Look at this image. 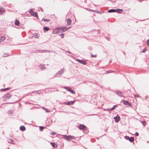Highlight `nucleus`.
Wrapping results in <instances>:
<instances>
[{"instance_id": "nucleus-39", "label": "nucleus", "mask_w": 149, "mask_h": 149, "mask_svg": "<svg viewBox=\"0 0 149 149\" xmlns=\"http://www.w3.org/2000/svg\"><path fill=\"white\" fill-rule=\"evenodd\" d=\"M64 35V33H62V34H60V36L62 38H63V37H64L63 35Z\"/></svg>"}, {"instance_id": "nucleus-33", "label": "nucleus", "mask_w": 149, "mask_h": 149, "mask_svg": "<svg viewBox=\"0 0 149 149\" xmlns=\"http://www.w3.org/2000/svg\"><path fill=\"white\" fill-rule=\"evenodd\" d=\"M113 72V71L111 70H109L107 71V73H110L111 72Z\"/></svg>"}, {"instance_id": "nucleus-41", "label": "nucleus", "mask_w": 149, "mask_h": 149, "mask_svg": "<svg viewBox=\"0 0 149 149\" xmlns=\"http://www.w3.org/2000/svg\"><path fill=\"white\" fill-rule=\"evenodd\" d=\"M51 134L52 135H55L56 134V133L55 132H52L51 133Z\"/></svg>"}, {"instance_id": "nucleus-19", "label": "nucleus", "mask_w": 149, "mask_h": 149, "mask_svg": "<svg viewBox=\"0 0 149 149\" xmlns=\"http://www.w3.org/2000/svg\"><path fill=\"white\" fill-rule=\"evenodd\" d=\"M51 144L54 148H56L57 147V145L54 143L52 142Z\"/></svg>"}, {"instance_id": "nucleus-30", "label": "nucleus", "mask_w": 149, "mask_h": 149, "mask_svg": "<svg viewBox=\"0 0 149 149\" xmlns=\"http://www.w3.org/2000/svg\"><path fill=\"white\" fill-rule=\"evenodd\" d=\"M44 128V127L42 126H40V131H42L43 130V129Z\"/></svg>"}, {"instance_id": "nucleus-31", "label": "nucleus", "mask_w": 149, "mask_h": 149, "mask_svg": "<svg viewBox=\"0 0 149 149\" xmlns=\"http://www.w3.org/2000/svg\"><path fill=\"white\" fill-rule=\"evenodd\" d=\"M42 108L43 109H44L45 110V111L46 112H48L49 111H48V109H46L44 107H43Z\"/></svg>"}, {"instance_id": "nucleus-27", "label": "nucleus", "mask_w": 149, "mask_h": 149, "mask_svg": "<svg viewBox=\"0 0 149 149\" xmlns=\"http://www.w3.org/2000/svg\"><path fill=\"white\" fill-rule=\"evenodd\" d=\"M9 141H8V142L10 143H11L12 144H14V143L13 142V141L11 139H9Z\"/></svg>"}, {"instance_id": "nucleus-44", "label": "nucleus", "mask_w": 149, "mask_h": 149, "mask_svg": "<svg viewBox=\"0 0 149 149\" xmlns=\"http://www.w3.org/2000/svg\"><path fill=\"white\" fill-rule=\"evenodd\" d=\"M96 115V114H93L91 115H90L93 116V115Z\"/></svg>"}, {"instance_id": "nucleus-1", "label": "nucleus", "mask_w": 149, "mask_h": 149, "mask_svg": "<svg viewBox=\"0 0 149 149\" xmlns=\"http://www.w3.org/2000/svg\"><path fill=\"white\" fill-rule=\"evenodd\" d=\"M11 95L10 94H7L3 97V100L5 102H8L11 99Z\"/></svg>"}, {"instance_id": "nucleus-6", "label": "nucleus", "mask_w": 149, "mask_h": 149, "mask_svg": "<svg viewBox=\"0 0 149 149\" xmlns=\"http://www.w3.org/2000/svg\"><path fill=\"white\" fill-rule=\"evenodd\" d=\"M60 31L59 27L57 28L54 29L52 31V33L53 34H56Z\"/></svg>"}, {"instance_id": "nucleus-17", "label": "nucleus", "mask_w": 149, "mask_h": 149, "mask_svg": "<svg viewBox=\"0 0 149 149\" xmlns=\"http://www.w3.org/2000/svg\"><path fill=\"white\" fill-rule=\"evenodd\" d=\"M67 24L68 25H70L71 24V20L69 18L67 19Z\"/></svg>"}, {"instance_id": "nucleus-3", "label": "nucleus", "mask_w": 149, "mask_h": 149, "mask_svg": "<svg viewBox=\"0 0 149 149\" xmlns=\"http://www.w3.org/2000/svg\"><path fill=\"white\" fill-rule=\"evenodd\" d=\"M29 13L33 16H34L35 17H38V13L34 12V10L33 9H31L29 11Z\"/></svg>"}, {"instance_id": "nucleus-2", "label": "nucleus", "mask_w": 149, "mask_h": 149, "mask_svg": "<svg viewBox=\"0 0 149 149\" xmlns=\"http://www.w3.org/2000/svg\"><path fill=\"white\" fill-rule=\"evenodd\" d=\"M78 127L80 130H83L84 132L88 130V128L85 125L82 124L79 125Z\"/></svg>"}, {"instance_id": "nucleus-11", "label": "nucleus", "mask_w": 149, "mask_h": 149, "mask_svg": "<svg viewBox=\"0 0 149 149\" xmlns=\"http://www.w3.org/2000/svg\"><path fill=\"white\" fill-rule=\"evenodd\" d=\"M74 102V101H71L68 102H64L63 104L67 105H72L73 104Z\"/></svg>"}, {"instance_id": "nucleus-32", "label": "nucleus", "mask_w": 149, "mask_h": 149, "mask_svg": "<svg viewBox=\"0 0 149 149\" xmlns=\"http://www.w3.org/2000/svg\"><path fill=\"white\" fill-rule=\"evenodd\" d=\"M8 53H5L3 54V56L4 57H7L8 56Z\"/></svg>"}, {"instance_id": "nucleus-14", "label": "nucleus", "mask_w": 149, "mask_h": 149, "mask_svg": "<svg viewBox=\"0 0 149 149\" xmlns=\"http://www.w3.org/2000/svg\"><path fill=\"white\" fill-rule=\"evenodd\" d=\"M60 31H64L67 30L68 29L66 27H59Z\"/></svg>"}, {"instance_id": "nucleus-43", "label": "nucleus", "mask_w": 149, "mask_h": 149, "mask_svg": "<svg viewBox=\"0 0 149 149\" xmlns=\"http://www.w3.org/2000/svg\"><path fill=\"white\" fill-rule=\"evenodd\" d=\"M117 107V105H114L113 106V107L115 108V107Z\"/></svg>"}, {"instance_id": "nucleus-21", "label": "nucleus", "mask_w": 149, "mask_h": 149, "mask_svg": "<svg viewBox=\"0 0 149 149\" xmlns=\"http://www.w3.org/2000/svg\"><path fill=\"white\" fill-rule=\"evenodd\" d=\"M39 67L42 70H44L45 69V67L44 65H40Z\"/></svg>"}, {"instance_id": "nucleus-10", "label": "nucleus", "mask_w": 149, "mask_h": 149, "mask_svg": "<svg viewBox=\"0 0 149 149\" xmlns=\"http://www.w3.org/2000/svg\"><path fill=\"white\" fill-rule=\"evenodd\" d=\"M39 52H41V53H44V52H54L52 51H49L48 50H39Z\"/></svg>"}, {"instance_id": "nucleus-22", "label": "nucleus", "mask_w": 149, "mask_h": 149, "mask_svg": "<svg viewBox=\"0 0 149 149\" xmlns=\"http://www.w3.org/2000/svg\"><path fill=\"white\" fill-rule=\"evenodd\" d=\"M129 141L131 142H133L134 141V138L133 137H129Z\"/></svg>"}, {"instance_id": "nucleus-4", "label": "nucleus", "mask_w": 149, "mask_h": 149, "mask_svg": "<svg viewBox=\"0 0 149 149\" xmlns=\"http://www.w3.org/2000/svg\"><path fill=\"white\" fill-rule=\"evenodd\" d=\"M63 136L64 139L69 141H70L71 139L73 138L70 135L66 136L65 135H63Z\"/></svg>"}, {"instance_id": "nucleus-50", "label": "nucleus", "mask_w": 149, "mask_h": 149, "mask_svg": "<svg viewBox=\"0 0 149 149\" xmlns=\"http://www.w3.org/2000/svg\"><path fill=\"white\" fill-rule=\"evenodd\" d=\"M92 11H93V10H91Z\"/></svg>"}, {"instance_id": "nucleus-18", "label": "nucleus", "mask_w": 149, "mask_h": 149, "mask_svg": "<svg viewBox=\"0 0 149 149\" xmlns=\"http://www.w3.org/2000/svg\"><path fill=\"white\" fill-rule=\"evenodd\" d=\"M15 25L18 26L19 25L20 22L18 20L16 19L15 21Z\"/></svg>"}, {"instance_id": "nucleus-38", "label": "nucleus", "mask_w": 149, "mask_h": 149, "mask_svg": "<svg viewBox=\"0 0 149 149\" xmlns=\"http://www.w3.org/2000/svg\"><path fill=\"white\" fill-rule=\"evenodd\" d=\"M125 138L127 140H129V137L127 136H125Z\"/></svg>"}, {"instance_id": "nucleus-47", "label": "nucleus", "mask_w": 149, "mask_h": 149, "mask_svg": "<svg viewBox=\"0 0 149 149\" xmlns=\"http://www.w3.org/2000/svg\"><path fill=\"white\" fill-rule=\"evenodd\" d=\"M1 42H2L1 41V40H0V43H1Z\"/></svg>"}, {"instance_id": "nucleus-5", "label": "nucleus", "mask_w": 149, "mask_h": 149, "mask_svg": "<svg viewBox=\"0 0 149 149\" xmlns=\"http://www.w3.org/2000/svg\"><path fill=\"white\" fill-rule=\"evenodd\" d=\"M64 70L63 69H61L58 72L56 73L55 75L54 76V77H56L59 74V76L61 75L64 72Z\"/></svg>"}, {"instance_id": "nucleus-53", "label": "nucleus", "mask_w": 149, "mask_h": 149, "mask_svg": "<svg viewBox=\"0 0 149 149\" xmlns=\"http://www.w3.org/2000/svg\"><path fill=\"white\" fill-rule=\"evenodd\" d=\"M108 40H109V39H108Z\"/></svg>"}, {"instance_id": "nucleus-51", "label": "nucleus", "mask_w": 149, "mask_h": 149, "mask_svg": "<svg viewBox=\"0 0 149 149\" xmlns=\"http://www.w3.org/2000/svg\"><path fill=\"white\" fill-rule=\"evenodd\" d=\"M136 97H138V95H136Z\"/></svg>"}, {"instance_id": "nucleus-15", "label": "nucleus", "mask_w": 149, "mask_h": 149, "mask_svg": "<svg viewBox=\"0 0 149 149\" xmlns=\"http://www.w3.org/2000/svg\"><path fill=\"white\" fill-rule=\"evenodd\" d=\"M123 11L122 9H115V12H117L119 13H121Z\"/></svg>"}, {"instance_id": "nucleus-25", "label": "nucleus", "mask_w": 149, "mask_h": 149, "mask_svg": "<svg viewBox=\"0 0 149 149\" xmlns=\"http://www.w3.org/2000/svg\"><path fill=\"white\" fill-rule=\"evenodd\" d=\"M9 89V88H8L4 89H2L1 90V91H6Z\"/></svg>"}, {"instance_id": "nucleus-13", "label": "nucleus", "mask_w": 149, "mask_h": 149, "mask_svg": "<svg viewBox=\"0 0 149 149\" xmlns=\"http://www.w3.org/2000/svg\"><path fill=\"white\" fill-rule=\"evenodd\" d=\"M5 11V10L3 8H0V15H2L3 14V12H4Z\"/></svg>"}, {"instance_id": "nucleus-49", "label": "nucleus", "mask_w": 149, "mask_h": 149, "mask_svg": "<svg viewBox=\"0 0 149 149\" xmlns=\"http://www.w3.org/2000/svg\"><path fill=\"white\" fill-rule=\"evenodd\" d=\"M111 61H109V62L110 63L111 62Z\"/></svg>"}, {"instance_id": "nucleus-29", "label": "nucleus", "mask_w": 149, "mask_h": 149, "mask_svg": "<svg viewBox=\"0 0 149 149\" xmlns=\"http://www.w3.org/2000/svg\"><path fill=\"white\" fill-rule=\"evenodd\" d=\"M142 124L144 126H145L146 124V122L145 121H143L141 122Z\"/></svg>"}, {"instance_id": "nucleus-26", "label": "nucleus", "mask_w": 149, "mask_h": 149, "mask_svg": "<svg viewBox=\"0 0 149 149\" xmlns=\"http://www.w3.org/2000/svg\"><path fill=\"white\" fill-rule=\"evenodd\" d=\"M64 88L65 89H66L67 91H70L71 90V89L69 87H64Z\"/></svg>"}, {"instance_id": "nucleus-8", "label": "nucleus", "mask_w": 149, "mask_h": 149, "mask_svg": "<svg viewBox=\"0 0 149 149\" xmlns=\"http://www.w3.org/2000/svg\"><path fill=\"white\" fill-rule=\"evenodd\" d=\"M116 93L120 97H123L122 95L121 92L119 91H116Z\"/></svg>"}, {"instance_id": "nucleus-12", "label": "nucleus", "mask_w": 149, "mask_h": 149, "mask_svg": "<svg viewBox=\"0 0 149 149\" xmlns=\"http://www.w3.org/2000/svg\"><path fill=\"white\" fill-rule=\"evenodd\" d=\"M120 117L118 115H117L116 117H115L114 118L115 120V122H118L120 120Z\"/></svg>"}, {"instance_id": "nucleus-9", "label": "nucleus", "mask_w": 149, "mask_h": 149, "mask_svg": "<svg viewBox=\"0 0 149 149\" xmlns=\"http://www.w3.org/2000/svg\"><path fill=\"white\" fill-rule=\"evenodd\" d=\"M123 103L125 105H126L127 106H131V104L130 103L127 101L123 100Z\"/></svg>"}, {"instance_id": "nucleus-36", "label": "nucleus", "mask_w": 149, "mask_h": 149, "mask_svg": "<svg viewBox=\"0 0 149 149\" xmlns=\"http://www.w3.org/2000/svg\"><path fill=\"white\" fill-rule=\"evenodd\" d=\"M146 48H144L143 49L142 51V52H143V53L144 52L146 51Z\"/></svg>"}, {"instance_id": "nucleus-7", "label": "nucleus", "mask_w": 149, "mask_h": 149, "mask_svg": "<svg viewBox=\"0 0 149 149\" xmlns=\"http://www.w3.org/2000/svg\"><path fill=\"white\" fill-rule=\"evenodd\" d=\"M77 61L79 63L82 64L83 65H86L87 64V63L83 60L77 59Z\"/></svg>"}, {"instance_id": "nucleus-46", "label": "nucleus", "mask_w": 149, "mask_h": 149, "mask_svg": "<svg viewBox=\"0 0 149 149\" xmlns=\"http://www.w3.org/2000/svg\"><path fill=\"white\" fill-rule=\"evenodd\" d=\"M67 52H68V53H70L69 52H68V51H67Z\"/></svg>"}, {"instance_id": "nucleus-34", "label": "nucleus", "mask_w": 149, "mask_h": 149, "mask_svg": "<svg viewBox=\"0 0 149 149\" xmlns=\"http://www.w3.org/2000/svg\"><path fill=\"white\" fill-rule=\"evenodd\" d=\"M97 56V55H93L92 54H91V56L92 57H96Z\"/></svg>"}, {"instance_id": "nucleus-48", "label": "nucleus", "mask_w": 149, "mask_h": 149, "mask_svg": "<svg viewBox=\"0 0 149 149\" xmlns=\"http://www.w3.org/2000/svg\"><path fill=\"white\" fill-rule=\"evenodd\" d=\"M38 37H36V38H38Z\"/></svg>"}, {"instance_id": "nucleus-42", "label": "nucleus", "mask_w": 149, "mask_h": 149, "mask_svg": "<svg viewBox=\"0 0 149 149\" xmlns=\"http://www.w3.org/2000/svg\"><path fill=\"white\" fill-rule=\"evenodd\" d=\"M147 44L149 46V39L147 41Z\"/></svg>"}, {"instance_id": "nucleus-20", "label": "nucleus", "mask_w": 149, "mask_h": 149, "mask_svg": "<svg viewBox=\"0 0 149 149\" xmlns=\"http://www.w3.org/2000/svg\"><path fill=\"white\" fill-rule=\"evenodd\" d=\"M44 32H45L46 31H48L50 30V29L48 27H45L43 28Z\"/></svg>"}, {"instance_id": "nucleus-52", "label": "nucleus", "mask_w": 149, "mask_h": 149, "mask_svg": "<svg viewBox=\"0 0 149 149\" xmlns=\"http://www.w3.org/2000/svg\"><path fill=\"white\" fill-rule=\"evenodd\" d=\"M136 97H138V95H136Z\"/></svg>"}, {"instance_id": "nucleus-16", "label": "nucleus", "mask_w": 149, "mask_h": 149, "mask_svg": "<svg viewBox=\"0 0 149 149\" xmlns=\"http://www.w3.org/2000/svg\"><path fill=\"white\" fill-rule=\"evenodd\" d=\"M20 129L22 131H24L26 130L25 127L24 126H21L20 127Z\"/></svg>"}, {"instance_id": "nucleus-54", "label": "nucleus", "mask_w": 149, "mask_h": 149, "mask_svg": "<svg viewBox=\"0 0 149 149\" xmlns=\"http://www.w3.org/2000/svg\"><path fill=\"white\" fill-rule=\"evenodd\" d=\"M8 149H9L8 148Z\"/></svg>"}, {"instance_id": "nucleus-40", "label": "nucleus", "mask_w": 149, "mask_h": 149, "mask_svg": "<svg viewBox=\"0 0 149 149\" xmlns=\"http://www.w3.org/2000/svg\"><path fill=\"white\" fill-rule=\"evenodd\" d=\"M134 135L136 136H138L139 135V134L137 132H136L134 134Z\"/></svg>"}, {"instance_id": "nucleus-23", "label": "nucleus", "mask_w": 149, "mask_h": 149, "mask_svg": "<svg viewBox=\"0 0 149 149\" xmlns=\"http://www.w3.org/2000/svg\"><path fill=\"white\" fill-rule=\"evenodd\" d=\"M6 38V37L5 36H3L0 38V40L2 42Z\"/></svg>"}, {"instance_id": "nucleus-35", "label": "nucleus", "mask_w": 149, "mask_h": 149, "mask_svg": "<svg viewBox=\"0 0 149 149\" xmlns=\"http://www.w3.org/2000/svg\"><path fill=\"white\" fill-rule=\"evenodd\" d=\"M115 109V108L113 107L111 108L107 109V110H110L111 111H112L113 110H114Z\"/></svg>"}, {"instance_id": "nucleus-37", "label": "nucleus", "mask_w": 149, "mask_h": 149, "mask_svg": "<svg viewBox=\"0 0 149 149\" xmlns=\"http://www.w3.org/2000/svg\"><path fill=\"white\" fill-rule=\"evenodd\" d=\"M70 92L72 93L73 94H74L75 93V92L71 90V89Z\"/></svg>"}, {"instance_id": "nucleus-24", "label": "nucleus", "mask_w": 149, "mask_h": 149, "mask_svg": "<svg viewBox=\"0 0 149 149\" xmlns=\"http://www.w3.org/2000/svg\"><path fill=\"white\" fill-rule=\"evenodd\" d=\"M108 12L109 13L115 12V9H111L109 10H108Z\"/></svg>"}, {"instance_id": "nucleus-45", "label": "nucleus", "mask_w": 149, "mask_h": 149, "mask_svg": "<svg viewBox=\"0 0 149 149\" xmlns=\"http://www.w3.org/2000/svg\"><path fill=\"white\" fill-rule=\"evenodd\" d=\"M67 52H68V53H70L69 52H68V51H67Z\"/></svg>"}, {"instance_id": "nucleus-28", "label": "nucleus", "mask_w": 149, "mask_h": 149, "mask_svg": "<svg viewBox=\"0 0 149 149\" xmlns=\"http://www.w3.org/2000/svg\"><path fill=\"white\" fill-rule=\"evenodd\" d=\"M42 21H44L45 22H46V21H49L50 20L49 19H45V18H43L42 19Z\"/></svg>"}]
</instances>
